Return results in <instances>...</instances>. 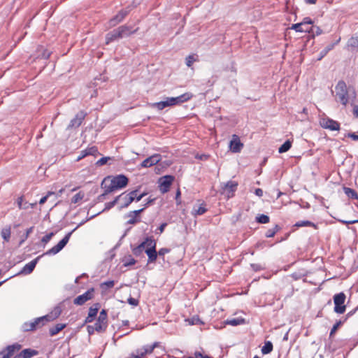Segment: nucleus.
I'll return each mask as SVG.
<instances>
[{"label":"nucleus","instance_id":"64","mask_svg":"<svg viewBox=\"0 0 358 358\" xmlns=\"http://www.w3.org/2000/svg\"><path fill=\"white\" fill-rule=\"evenodd\" d=\"M86 156H87V151H86L85 150H82L80 152V155L78 157L77 161H80V159H83Z\"/></svg>","mask_w":358,"mask_h":358},{"label":"nucleus","instance_id":"24","mask_svg":"<svg viewBox=\"0 0 358 358\" xmlns=\"http://www.w3.org/2000/svg\"><path fill=\"white\" fill-rule=\"evenodd\" d=\"M347 46L352 49L358 48V31L355 33L348 41Z\"/></svg>","mask_w":358,"mask_h":358},{"label":"nucleus","instance_id":"14","mask_svg":"<svg viewBox=\"0 0 358 358\" xmlns=\"http://www.w3.org/2000/svg\"><path fill=\"white\" fill-rule=\"evenodd\" d=\"M110 180L117 189L126 187L128 183V178L122 174L114 176Z\"/></svg>","mask_w":358,"mask_h":358},{"label":"nucleus","instance_id":"51","mask_svg":"<svg viewBox=\"0 0 358 358\" xmlns=\"http://www.w3.org/2000/svg\"><path fill=\"white\" fill-rule=\"evenodd\" d=\"M131 192H134V194L132 195V196L134 197V201L136 199V201H139L140 200H141V199L145 196L146 195L145 193H142V194H140L138 195V191L137 190H134V191H131Z\"/></svg>","mask_w":358,"mask_h":358},{"label":"nucleus","instance_id":"38","mask_svg":"<svg viewBox=\"0 0 358 358\" xmlns=\"http://www.w3.org/2000/svg\"><path fill=\"white\" fill-rule=\"evenodd\" d=\"M146 245L145 250H150L153 248H156L157 243L156 241L152 237H147L145 238Z\"/></svg>","mask_w":358,"mask_h":358},{"label":"nucleus","instance_id":"36","mask_svg":"<svg viewBox=\"0 0 358 358\" xmlns=\"http://www.w3.org/2000/svg\"><path fill=\"white\" fill-rule=\"evenodd\" d=\"M345 194L350 198L356 199L358 198L357 193L350 187H344L343 189Z\"/></svg>","mask_w":358,"mask_h":358},{"label":"nucleus","instance_id":"21","mask_svg":"<svg viewBox=\"0 0 358 358\" xmlns=\"http://www.w3.org/2000/svg\"><path fill=\"white\" fill-rule=\"evenodd\" d=\"M38 352L36 350L27 348L21 351V352L17 355L15 358H31L35 355H37Z\"/></svg>","mask_w":358,"mask_h":358},{"label":"nucleus","instance_id":"53","mask_svg":"<svg viewBox=\"0 0 358 358\" xmlns=\"http://www.w3.org/2000/svg\"><path fill=\"white\" fill-rule=\"evenodd\" d=\"M195 61H196V59L194 58V55H189L186 58L185 63L188 67H190Z\"/></svg>","mask_w":358,"mask_h":358},{"label":"nucleus","instance_id":"23","mask_svg":"<svg viewBox=\"0 0 358 358\" xmlns=\"http://www.w3.org/2000/svg\"><path fill=\"white\" fill-rule=\"evenodd\" d=\"M118 31H120L122 37H126L136 31V29L132 30V27L127 25H122L117 28Z\"/></svg>","mask_w":358,"mask_h":358},{"label":"nucleus","instance_id":"1","mask_svg":"<svg viewBox=\"0 0 358 358\" xmlns=\"http://www.w3.org/2000/svg\"><path fill=\"white\" fill-rule=\"evenodd\" d=\"M192 95L189 93H185L176 97H166L164 100L152 103V107L162 110L166 107L173 106L184 103L189 100Z\"/></svg>","mask_w":358,"mask_h":358},{"label":"nucleus","instance_id":"17","mask_svg":"<svg viewBox=\"0 0 358 358\" xmlns=\"http://www.w3.org/2000/svg\"><path fill=\"white\" fill-rule=\"evenodd\" d=\"M243 147V144L241 142L239 137L237 135H233L229 143L231 151L234 153L240 152Z\"/></svg>","mask_w":358,"mask_h":358},{"label":"nucleus","instance_id":"39","mask_svg":"<svg viewBox=\"0 0 358 358\" xmlns=\"http://www.w3.org/2000/svg\"><path fill=\"white\" fill-rule=\"evenodd\" d=\"M256 221L258 222V223H261V224H266V223H268L269 221H270V218L268 215H264V214H260V215H258L257 217H256Z\"/></svg>","mask_w":358,"mask_h":358},{"label":"nucleus","instance_id":"37","mask_svg":"<svg viewBox=\"0 0 358 358\" xmlns=\"http://www.w3.org/2000/svg\"><path fill=\"white\" fill-rule=\"evenodd\" d=\"M280 227L279 225L275 224L273 228L269 229L267 230V231L265 234L266 237L267 238H271L275 236V234L280 231Z\"/></svg>","mask_w":358,"mask_h":358},{"label":"nucleus","instance_id":"59","mask_svg":"<svg viewBox=\"0 0 358 358\" xmlns=\"http://www.w3.org/2000/svg\"><path fill=\"white\" fill-rule=\"evenodd\" d=\"M52 194H54V193H53V192H49L46 196H43V197L40 199V201H39V203H40V204H43V203H45L46 202V201H47V199H48V196H50V195H52Z\"/></svg>","mask_w":358,"mask_h":358},{"label":"nucleus","instance_id":"2","mask_svg":"<svg viewBox=\"0 0 358 358\" xmlns=\"http://www.w3.org/2000/svg\"><path fill=\"white\" fill-rule=\"evenodd\" d=\"M99 213H98L97 214L92 215L90 217L87 218L80 222L76 228H74L71 231L66 234L65 236L56 245H55L50 250H47L44 255H55L57 254L66 246V245L68 243L71 238V236L78 227L83 225L86 222L94 218L96 215H99Z\"/></svg>","mask_w":358,"mask_h":358},{"label":"nucleus","instance_id":"3","mask_svg":"<svg viewBox=\"0 0 358 358\" xmlns=\"http://www.w3.org/2000/svg\"><path fill=\"white\" fill-rule=\"evenodd\" d=\"M336 97L344 106L348 102V92L347 85L343 80H340L335 87Z\"/></svg>","mask_w":358,"mask_h":358},{"label":"nucleus","instance_id":"54","mask_svg":"<svg viewBox=\"0 0 358 358\" xmlns=\"http://www.w3.org/2000/svg\"><path fill=\"white\" fill-rule=\"evenodd\" d=\"M143 249H141L139 245L136 247L132 248V252L136 256H140L143 252Z\"/></svg>","mask_w":358,"mask_h":358},{"label":"nucleus","instance_id":"10","mask_svg":"<svg viewBox=\"0 0 358 358\" xmlns=\"http://www.w3.org/2000/svg\"><path fill=\"white\" fill-rule=\"evenodd\" d=\"M321 126L330 131H338L340 129V124L332 119L324 118L320 122Z\"/></svg>","mask_w":358,"mask_h":358},{"label":"nucleus","instance_id":"5","mask_svg":"<svg viewBox=\"0 0 358 358\" xmlns=\"http://www.w3.org/2000/svg\"><path fill=\"white\" fill-rule=\"evenodd\" d=\"M346 296L343 292H340L334 296V312L338 314L345 313L346 307L344 305Z\"/></svg>","mask_w":358,"mask_h":358},{"label":"nucleus","instance_id":"31","mask_svg":"<svg viewBox=\"0 0 358 358\" xmlns=\"http://www.w3.org/2000/svg\"><path fill=\"white\" fill-rule=\"evenodd\" d=\"M294 227H312L314 228H317V225L308 220H301L299 222H296L294 224Z\"/></svg>","mask_w":358,"mask_h":358},{"label":"nucleus","instance_id":"19","mask_svg":"<svg viewBox=\"0 0 358 358\" xmlns=\"http://www.w3.org/2000/svg\"><path fill=\"white\" fill-rule=\"evenodd\" d=\"M61 313H62L61 308L59 306H56L52 309V310L50 313H48L43 317H45L44 320H45V322L47 323V322L53 321L55 319H57L61 315Z\"/></svg>","mask_w":358,"mask_h":358},{"label":"nucleus","instance_id":"13","mask_svg":"<svg viewBox=\"0 0 358 358\" xmlns=\"http://www.w3.org/2000/svg\"><path fill=\"white\" fill-rule=\"evenodd\" d=\"M161 159L162 156L159 154H155L143 160L141 164V166L143 168L151 167L159 162Z\"/></svg>","mask_w":358,"mask_h":358},{"label":"nucleus","instance_id":"8","mask_svg":"<svg viewBox=\"0 0 358 358\" xmlns=\"http://www.w3.org/2000/svg\"><path fill=\"white\" fill-rule=\"evenodd\" d=\"M238 182L233 180H229L224 184L222 186L223 194H226L228 198L232 197L234 193L236 191Z\"/></svg>","mask_w":358,"mask_h":358},{"label":"nucleus","instance_id":"52","mask_svg":"<svg viewBox=\"0 0 358 358\" xmlns=\"http://www.w3.org/2000/svg\"><path fill=\"white\" fill-rule=\"evenodd\" d=\"M33 229H34V227H31L26 230V233H25L24 237L20 241V245H22L23 243V242L29 237V234L33 231Z\"/></svg>","mask_w":358,"mask_h":358},{"label":"nucleus","instance_id":"35","mask_svg":"<svg viewBox=\"0 0 358 358\" xmlns=\"http://www.w3.org/2000/svg\"><path fill=\"white\" fill-rule=\"evenodd\" d=\"M292 147V142L287 140L278 149L279 153H284L287 152Z\"/></svg>","mask_w":358,"mask_h":358},{"label":"nucleus","instance_id":"60","mask_svg":"<svg viewBox=\"0 0 358 358\" xmlns=\"http://www.w3.org/2000/svg\"><path fill=\"white\" fill-rule=\"evenodd\" d=\"M145 208H141L139 210H136L134 211H130L129 213L131 214V216L138 217V215L143 211Z\"/></svg>","mask_w":358,"mask_h":358},{"label":"nucleus","instance_id":"50","mask_svg":"<svg viewBox=\"0 0 358 358\" xmlns=\"http://www.w3.org/2000/svg\"><path fill=\"white\" fill-rule=\"evenodd\" d=\"M54 233L53 232H50L48 234H46L45 236H44L42 239H41V242L44 244H46L48 243L52 238V237L54 236Z\"/></svg>","mask_w":358,"mask_h":358},{"label":"nucleus","instance_id":"7","mask_svg":"<svg viewBox=\"0 0 358 358\" xmlns=\"http://www.w3.org/2000/svg\"><path fill=\"white\" fill-rule=\"evenodd\" d=\"M134 194V192H129L128 194L124 192L116 196L118 202L117 203L120 204V209L127 208L131 202L134 201V197L132 196Z\"/></svg>","mask_w":358,"mask_h":358},{"label":"nucleus","instance_id":"63","mask_svg":"<svg viewBox=\"0 0 358 358\" xmlns=\"http://www.w3.org/2000/svg\"><path fill=\"white\" fill-rule=\"evenodd\" d=\"M346 136L351 138L353 141H358V134L356 133H348Z\"/></svg>","mask_w":358,"mask_h":358},{"label":"nucleus","instance_id":"46","mask_svg":"<svg viewBox=\"0 0 358 358\" xmlns=\"http://www.w3.org/2000/svg\"><path fill=\"white\" fill-rule=\"evenodd\" d=\"M308 33H312L313 35H320L322 32V29L317 26H311Z\"/></svg>","mask_w":358,"mask_h":358},{"label":"nucleus","instance_id":"33","mask_svg":"<svg viewBox=\"0 0 358 358\" xmlns=\"http://www.w3.org/2000/svg\"><path fill=\"white\" fill-rule=\"evenodd\" d=\"M273 350V344L271 341L265 342L264 346L262 348V353L263 355L269 354Z\"/></svg>","mask_w":358,"mask_h":358},{"label":"nucleus","instance_id":"15","mask_svg":"<svg viewBox=\"0 0 358 358\" xmlns=\"http://www.w3.org/2000/svg\"><path fill=\"white\" fill-rule=\"evenodd\" d=\"M129 11L130 10L128 8L120 10L115 17L110 19L109 22L110 26L115 27L118 23L121 22L124 20V18L128 15Z\"/></svg>","mask_w":358,"mask_h":358},{"label":"nucleus","instance_id":"41","mask_svg":"<svg viewBox=\"0 0 358 358\" xmlns=\"http://www.w3.org/2000/svg\"><path fill=\"white\" fill-rule=\"evenodd\" d=\"M85 196V194L83 192H79L75 194L71 199L72 203H77L80 201Z\"/></svg>","mask_w":358,"mask_h":358},{"label":"nucleus","instance_id":"11","mask_svg":"<svg viewBox=\"0 0 358 358\" xmlns=\"http://www.w3.org/2000/svg\"><path fill=\"white\" fill-rule=\"evenodd\" d=\"M20 348L21 345L18 343L8 345L5 349L0 352V358H9L15 351L20 350Z\"/></svg>","mask_w":358,"mask_h":358},{"label":"nucleus","instance_id":"4","mask_svg":"<svg viewBox=\"0 0 358 358\" xmlns=\"http://www.w3.org/2000/svg\"><path fill=\"white\" fill-rule=\"evenodd\" d=\"M45 317H39L37 318H35L32 321L29 322H25L22 325V329L23 331H34L38 327H41L44 326L46 322L45 321Z\"/></svg>","mask_w":358,"mask_h":358},{"label":"nucleus","instance_id":"48","mask_svg":"<svg viewBox=\"0 0 358 358\" xmlns=\"http://www.w3.org/2000/svg\"><path fill=\"white\" fill-rule=\"evenodd\" d=\"M118 203V202H117V198L115 197V198L114 199V200H113V201H110V202H108V203H106L105 204V208H104V209L103 210V211L110 210V208H112L113 207H114V206H115V205L116 203Z\"/></svg>","mask_w":358,"mask_h":358},{"label":"nucleus","instance_id":"34","mask_svg":"<svg viewBox=\"0 0 358 358\" xmlns=\"http://www.w3.org/2000/svg\"><path fill=\"white\" fill-rule=\"evenodd\" d=\"M99 307V303H95L89 308L88 314L90 317H95V316L97 315Z\"/></svg>","mask_w":358,"mask_h":358},{"label":"nucleus","instance_id":"43","mask_svg":"<svg viewBox=\"0 0 358 358\" xmlns=\"http://www.w3.org/2000/svg\"><path fill=\"white\" fill-rule=\"evenodd\" d=\"M206 210H207L205 208V206H203V205H201L196 209L194 208V215L195 216H196V215H201L204 214L206 212Z\"/></svg>","mask_w":358,"mask_h":358},{"label":"nucleus","instance_id":"40","mask_svg":"<svg viewBox=\"0 0 358 358\" xmlns=\"http://www.w3.org/2000/svg\"><path fill=\"white\" fill-rule=\"evenodd\" d=\"M115 285L114 280H108L101 283L100 287L103 290H107L112 288Z\"/></svg>","mask_w":358,"mask_h":358},{"label":"nucleus","instance_id":"61","mask_svg":"<svg viewBox=\"0 0 358 358\" xmlns=\"http://www.w3.org/2000/svg\"><path fill=\"white\" fill-rule=\"evenodd\" d=\"M358 310L357 308V306L352 310L350 311L349 313H348V314L345 315V319L343 320L344 322L349 318L351 316H352L355 313L356 311Z\"/></svg>","mask_w":358,"mask_h":358},{"label":"nucleus","instance_id":"42","mask_svg":"<svg viewBox=\"0 0 358 358\" xmlns=\"http://www.w3.org/2000/svg\"><path fill=\"white\" fill-rule=\"evenodd\" d=\"M127 217L129 219L127 221V224H135L140 222V218L138 217L131 216V214L128 213Z\"/></svg>","mask_w":358,"mask_h":358},{"label":"nucleus","instance_id":"27","mask_svg":"<svg viewBox=\"0 0 358 358\" xmlns=\"http://www.w3.org/2000/svg\"><path fill=\"white\" fill-rule=\"evenodd\" d=\"M65 327H66L65 324H57L55 326H54L50 329L49 334L51 336H55Z\"/></svg>","mask_w":358,"mask_h":358},{"label":"nucleus","instance_id":"49","mask_svg":"<svg viewBox=\"0 0 358 358\" xmlns=\"http://www.w3.org/2000/svg\"><path fill=\"white\" fill-rule=\"evenodd\" d=\"M110 159H111V158L109 157H103L101 158L100 159H99L96 162V165L98 166H101L106 164Z\"/></svg>","mask_w":358,"mask_h":358},{"label":"nucleus","instance_id":"58","mask_svg":"<svg viewBox=\"0 0 358 358\" xmlns=\"http://www.w3.org/2000/svg\"><path fill=\"white\" fill-rule=\"evenodd\" d=\"M85 150L87 151V155H95V153L98 152V150L96 147H92L88 149H86Z\"/></svg>","mask_w":358,"mask_h":358},{"label":"nucleus","instance_id":"9","mask_svg":"<svg viewBox=\"0 0 358 358\" xmlns=\"http://www.w3.org/2000/svg\"><path fill=\"white\" fill-rule=\"evenodd\" d=\"M94 289H90L83 294L78 296L73 300V303L77 306L83 305L86 301L91 299L93 297Z\"/></svg>","mask_w":358,"mask_h":358},{"label":"nucleus","instance_id":"25","mask_svg":"<svg viewBox=\"0 0 358 358\" xmlns=\"http://www.w3.org/2000/svg\"><path fill=\"white\" fill-rule=\"evenodd\" d=\"M340 40H341V38H338V40L336 42L328 45L322 50H321L320 54H319V57L317 58V60L320 61L324 57H325L327 55V54L334 48L335 45H336L337 43H339Z\"/></svg>","mask_w":358,"mask_h":358},{"label":"nucleus","instance_id":"26","mask_svg":"<svg viewBox=\"0 0 358 358\" xmlns=\"http://www.w3.org/2000/svg\"><path fill=\"white\" fill-rule=\"evenodd\" d=\"M145 252L148 257V262H154L156 261L157 258V252L156 251V248H152L150 250H145Z\"/></svg>","mask_w":358,"mask_h":358},{"label":"nucleus","instance_id":"45","mask_svg":"<svg viewBox=\"0 0 358 358\" xmlns=\"http://www.w3.org/2000/svg\"><path fill=\"white\" fill-rule=\"evenodd\" d=\"M344 323V321L343 320H338L336 322V324L333 326V327L331 328V331H330V334L329 336H332L335 332L336 331V330L338 329V328L342 325Z\"/></svg>","mask_w":358,"mask_h":358},{"label":"nucleus","instance_id":"30","mask_svg":"<svg viewBox=\"0 0 358 358\" xmlns=\"http://www.w3.org/2000/svg\"><path fill=\"white\" fill-rule=\"evenodd\" d=\"M244 323H245V320L241 317L229 319L226 321L227 324H229V325H231L234 327L238 326L240 324H243Z\"/></svg>","mask_w":358,"mask_h":358},{"label":"nucleus","instance_id":"62","mask_svg":"<svg viewBox=\"0 0 358 358\" xmlns=\"http://www.w3.org/2000/svg\"><path fill=\"white\" fill-rule=\"evenodd\" d=\"M250 266L255 271H260L262 269V266L259 264H252Z\"/></svg>","mask_w":358,"mask_h":358},{"label":"nucleus","instance_id":"29","mask_svg":"<svg viewBox=\"0 0 358 358\" xmlns=\"http://www.w3.org/2000/svg\"><path fill=\"white\" fill-rule=\"evenodd\" d=\"M292 29L297 32H308L310 31V29L305 27L301 22L292 24Z\"/></svg>","mask_w":358,"mask_h":358},{"label":"nucleus","instance_id":"22","mask_svg":"<svg viewBox=\"0 0 358 358\" xmlns=\"http://www.w3.org/2000/svg\"><path fill=\"white\" fill-rule=\"evenodd\" d=\"M122 36L118 31L117 28L115 29H113V31L108 32L106 36V43L108 44L110 42L115 41L119 38H122Z\"/></svg>","mask_w":358,"mask_h":358},{"label":"nucleus","instance_id":"6","mask_svg":"<svg viewBox=\"0 0 358 358\" xmlns=\"http://www.w3.org/2000/svg\"><path fill=\"white\" fill-rule=\"evenodd\" d=\"M97 332H103L107 327V312L103 309L99 315L97 321L93 324Z\"/></svg>","mask_w":358,"mask_h":358},{"label":"nucleus","instance_id":"28","mask_svg":"<svg viewBox=\"0 0 358 358\" xmlns=\"http://www.w3.org/2000/svg\"><path fill=\"white\" fill-rule=\"evenodd\" d=\"M11 234L10 227H6L1 229V236L4 241L8 242L10 241Z\"/></svg>","mask_w":358,"mask_h":358},{"label":"nucleus","instance_id":"12","mask_svg":"<svg viewBox=\"0 0 358 358\" xmlns=\"http://www.w3.org/2000/svg\"><path fill=\"white\" fill-rule=\"evenodd\" d=\"M173 176H165L160 178L159 180V188L160 191L162 193H166L169 191L170 186L171 185L173 181Z\"/></svg>","mask_w":358,"mask_h":358},{"label":"nucleus","instance_id":"18","mask_svg":"<svg viewBox=\"0 0 358 358\" xmlns=\"http://www.w3.org/2000/svg\"><path fill=\"white\" fill-rule=\"evenodd\" d=\"M85 116L86 113L84 111H80L78 113L75 117L71 120L68 126V129L78 127L82 124Z\"/></svg>","mask_w":358,"mask_h":358},{"label":"nucleus","instance_id":"47","mask_svg":"<svg viewBox=\"0 0 358 358\" xmlns=\"http://www.w3.org/2000/svg\"><path fill=\"white\" fill-rule=\"evenodd\" d=\"M145 354H144V352L141 348L137 349L135 352L132 353V357L134 358H143Z\"/></svg>","mask_w":358,"mask_h":358},{"label":"nucleus","instance_id":"16","mask_svg":"<svg viewBox=\"0 0 358 358\" xmlns=\"http://www.w3.org/2000/svg\"><path fill=\"white\" fill-rule=\"evenodd\" d=\"M44 254L45 253H43L41 256L37 257L36 258H35L30 262L26 264L19 273L24 274V275H28V274H30L31 273H32V271H34V268L36 267V265L37 264L38 260L40 259V258L42 256L45 255Z\"/></svg>","mask_w":358,"mask_h":358},{"label":"nucleus","instance_id":"57","mask_svg":"<svg viewBox=\"0 0 358 358\" xmlns=\"http://www.w3.org/2000/svg\"><path fill=\"white\" fill-rule=\"evenodd\" d=\"M127 302H128V303H129L130 305H131L133 306H136L138 304V300L136 299H134L133 297H129L127 299Z\"/></svg>","mask_w":358,"mask_h":358},{"label":"nucleus","instance_id":"20","mask_svg":"<svg viewBox=\"0 0 358 358\" xmlns=\"http://www.w3.org/2000/svg\"><path fill=\"white\" fill-rule=\"evenodd\" d=\"M111 178L109 177L105 178L101 182V187L104 189L106 194H110L113 192L114 190L117 189L115 187L114 184L111 182Z\"/></svg>","mask_w":358,"mask_h":358},{"label":"nucleus","instance_id":"44","mask_svg":"<svg viewBox=\"0 0 358 358\" xmlns=\"http://www.w3.org/2000/svg\"><path fill=\"white\" fill-rule=\"evenodd\" d=\"M123 262H124V266H129L134 265L136 264V261L131 256H129L127 258L124 259Z\"/></svg>","mask_w":358,"mask_h":358},{"label":"nucleus","instance_id":"55","mask_svg":"<svg viewBox=\"0 0 358 358\" xmlns=\"http://www.w3.org/2000/svg\"><path fill=\"white\" fill-rule=\"evenodd\" d=\"M302 24L306 27H308L309 29L311 27V24H313V21L309 17H305L303 20L301 22Z\"/></svg>","mask_w":358,"mask_h":358},{"label":"nucleus","instance_id":"56","mask_svg":"<svg viewBox=\"0 0 358 358\" xmlns=\"http://www.w3.org/2000/svg\"><path fill=\"white\" fill-rule=\"evenodd\" d=\"M169 252H170V249L166 248H162L159 249V251L157 252V256L158 255L159 257L164 256L166 254L169 253Z\"/></svg>","mask_w":358,"mask_h":358},{"label":"nucleus","instance_id":"32","mask_svg":"<svg viewBox=\"0 0 358 358\" xmlns=\"http://www.w3.org/2000/svg\"><path fill=\"white\" fill-rule=\"evenodd\" d=\"M157 346H158V343L155 342L152 345H145L143 346L141 348V349L144 352V354H145V355H146L148 354H151L153 352L154 349L155 348H157Z\"/></svg>","mask_w":358,"mask_h":358}]
</instances>
